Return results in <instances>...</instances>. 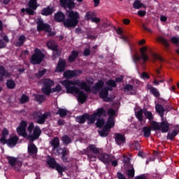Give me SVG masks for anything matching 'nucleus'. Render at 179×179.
<instances>
[{
	"label": "nucleus",
	"instance_id": "f257e3e1",
	"mask_svg": "<svg viewBox=\"0 0 179 179\" xmlns=\"http://www.w3.org/2000/svg\"><path fill=\"white\" fill-rule=\"evenodd\" d=\"M67 18L65 19V14L62 11H58L54 15V20L57 23H63L66 29H75L79 24L80 15L78 11L73 10H66Z\"/></svg>",
	"mask_w": 179,
	"mask_h": 179
},
{
	"label": "nucleus",
	"instance_id": "f03ea898",
	"mask_svg": "<svg viewBox=\"0 0 179 179\" xmlns=\"http://www.w3.org/2000/svg\"><path fill=\"white\" fill-rule=\"evenodd\" d=\"M62 85L64 86L66 90V93L70 94H73V93L77 94V93H79V91L80 90L76 86L80 87L82 90L86 91L87 93H90V92H92V88H90V85H87V83L85 81L80 82V80H76L74 81L64 80L62 82Z\"/></svg>",
	"mask_w": 179,
	"mask_h": 179
},
{
	"label": "nucleus",
	"instance_id": "7ed1b4c3",
	"mask_svg": "<svg viewBox=\"0 0 179 179\" xmlns=\"http://www.w3.org/2000/svg\"><path fill=\"white\" fill-rule=\"evenodd\" d=\"M26 128H27V122L25 120H22L20 123V126L16 129L17 135L28 139V141H30L31 142H34V141H37V139L40 138V136L41 135V129H40V127H35L32 135L27 134Z\"/></svg>",
	"mask_w": 179,
	"mask_h": 179
},
{
	"label": "nucleus",
	"instance_id": "20e7f679",
	"mask_svg": "<svg viewBox=\"0 0 179 179\" xmlns=\"http://www.w3.org/2000/svg\"><path fill=\"white\" fill-rule=\"evenodd\" d=\"M45 58V55L41 52V50L38 48H36L34 53L31 57L30 63L32 65H40L43 62V60Z\"/></svg>",
	"mask_w": 179,
	"mask_h": 179
},
{
	"label": "nucleus",
	"instance_id": "39448f33",
	"mask_svg": "<svg viewBox=\"0 0 179 179\" xmlns=\"http://www.w3.org/2000/svg\"><path fill=\"white\" fill-rule=\"evenodd\" d=\"M148 50V47L143 46L140 49V52L141 53V56H139L138 55H135L133 56V61L135 64H136L138 62L143 59V62H146L149 60V55L146 54V50Z\"/></svg>",
	"mask_w": 179,
	"mask_h": 179
},
{
	"label": "nucleus",
	"instance_id": "423d86ee",
	"mask_svg": "<svg viewBox=\"0 0 179 179\" xmlns=\"http://www.w3.org/2000/svg\"><path fill=\"white\" fill-rule=\"evenodd\" d=\"M19 137L17 136H11L8 140H6L5 136H2L0 138L1 143L2 145H8L9 148H14L15 145H17Z\"/></svg>",
	"mask_w": 179,
	"mask_h": 179
},
{
	"label": "nucleus",
	"instance_id": "0eeeda50",
	"mask_svg": "<svg viewBox=\"0 0 179 179\" xmlns=\"http://www.w3.org/2000/svg\"><path fill=\"white\" fill-rule=\"evenodd\" d=\"M47 164L49 165V167L50 169H55L58 171L59 174H62L64 171H65V168L61 166L59 164L57 163V161H55V159L50 158L47 161Z\"/></svg>",
	"mask_w": 179,
	"mask_h": 179
},
{
	"label": "nucleus",
	"instance_id": "6e6552de",
	"mask_svg": "<svg viewBox=\"0 0 179 179\" xmlns=\"http://www.w3.org/2000/svg\"><path fill=\"white\" fill-rule=\"evenodd\" d=\"M37 31H45V33H50L51 30V26L48 24L44 23V21L41 19H38L36 22Z\"/></svg>",
	"mask_w": 179,
	"mask_h": 179
},
{
	"label": "nucleus",
	"instance_id": "1a4fd4ad",
	"mask_svg": "<svg viewBox=\"0 0 179 179\" xmlns=\"http://www.w3.org/2000/svg\"><path fill=\"white\" fill-rule=\"evenodd\" d=\"M60 6L64 9L73 10L75 9V1L73 0H59Z\"/></svg>",
	"mask_w": 179,
	"mask_h": 179
},
{
	"label": "nucleus",
	"instance_id": "9d476101",
	"mask_svg": "<svg viewBox=\"0 0 179 179\" xmlns=\"http://www.w3.org/2000/svg\"><path fill=\"white\" fill-rule=\"evenodd\" d=\"M90 152H92L94 155H99L100 153V150L97 147H96V145L90 144L87 148L86 151V155H87L88 159H92V157H93V155H92Z\"/></svg>",
	"mask_w": 179,
	"mask_h": 179
},
{
	"label": "nucleus",
	"instance_id": "9b49d317",
	"mask_svg": "<svg viewBox=\"0 0 179 179\" xmlns=\"http://www.w3.org/2000/svg\"><path fill=\"white\" fill-rule=\"evenodd\" d=\"M98 159L101 162H103L104 164L108 166L110 163H111V160L114 159V156L113 155H108L107 153H103L98 157Z\"/></svg>",
	"mask_w": 179,
	"mask_h": 179
},
{
	"label": "nucleus",
	"instance_id": "f8f14e48",
	"mask_svg": "<svg viewBox=\"0 0 179 179\" xmlns=\"http://www.w3.org/2000/svg\"><path fill=\"white\" fill-rule=\"evenodd\" d=\"M80 73H82V71L67 70L64 73V77L66 78V79H72V78H75V76H78Z\"/></svg>",
	"mask_w": 179,
	"mask_h": 179
},
{
	"label": "nucleus",
	"instance_id": "ddd939ff",
	"mask_svg": "<svg viewBox=\"0 0 179 179\" xmlns=\"http://www.w3.org/2000/svg\"><path fill=\"white\" fill-rule=\"evenodd\" d=\"M40 114V115H38ZM36 115L38 117V120L36 121L37 124H39L40 125H43V124H45V120L50 117V113L45 112V113L42 114L41 113H37Z\"/></svg>",
	"mask_w": 179,
	"mask_h": 179
},
{
	"label": "nucleus",
	"instance_id": "4468645a",
	"mask_svg": "<svg viewBox=\"0 0 179 179\" xmlns=\"http://www.w3.org/2000/svg\"><path fill=\"white\" fill-rule=\"evenodd\" d=\"M115 141L119 146L124 145L126 142L125 135L120 133L115 134Z\"/></svg>",
	"mask_w": 179,
	"mask_h": 179
},
{
	"label": "nucleus",
	"instance_id": "2eb2a0df",
	"mask_svg": "<svg viewBox=\"0 0 179 179\" xmlns=\"http://www.w3.org/2000/svg\"><path fill=\"white\" fill-rule=\"evenodd\" d=\"M27 152L29 156H37V153L38 152V148L36 146V144L31 143L28 145Z\"/></svg>",
	"mask_w": 179,
	"mask_h": 179
},
{
	"label": "nucleus",
	"instance_id": "dca6fc26",
	"mask_svg": "<svg viewBox=\"0 0 179 179\" xmlns=\"http://www.w3.org/2000/svg\"><path fill=\"white\" fill-rule=\"evenodd\" d=\"M12 73H9L3 66H0V82H3L4 78H10Z\"/></svg>",
	"mask_w": 179,
	"mask_h": 179
},
{
	"label": "nucleus",
	"instance_id": "f3484780",
	"mask_svg": "<svg viewBox=\"0 0 179 179\" xmlns=\"http://www.w3.org/2000/svg\"><path fill=\"white\" fill-rule=\"evenodd\" d=\"M104 86V81L99 80L96 83L94 84V85L92 87V93L94 94H96L97 92H100V90H103V87Z\"/></svg>",
	"mask_w": 179,
	"mask_h": 179
},
{
	"label": "nucleus",
	"instance_id": "a211bd4d",
	"mask_svg": "<svg viewBox=\"0 0 179 179\" xmlns=\"http://www.w3.org/2000/svg\"><path fill=\"white\" fill-rule=\"evenodd\" d=\"M65 68H66V61L64 59H60L57 66V72H64L65 71Z\"/></svg>",
	"mask_w": 179,
	"mask_h": 179
},
{
	"label": "nucleus",
	"instance_id": "6ab92c4d",
	"mask_svg": "<svg viewBox=\"0 0 179 179\" xmlns=\"http://www.w3.org/2000/svg\"><path fill=\"white\" fill-rule=\"evenodd\" d=\"M178 134H179V127H178V125H176V129H173L171 131V133H168L166 139L173 141L176 138V136H177Z\"/></svg>",
	"mask_w": 179,
	"mask_h": 179
},
{
	"label": "nucleus",
	"instance_id": "aec40b11",
	"mask_svg": "<svg viewBox=\"0 0 179 179\" xmlns=\"http://www.w3.org/2000/svg\"><path fill=\"white\" fill-rule=\"evenodd\" d=\"M155 111L159 114V115L161 117V118L163 120L164 117V112L166 111V109H164V107H163V105L162 104H157L155 106Z\"/></svg>",
	"mask_w": 179,
	"mask_h": 179
},
{
	"label": "nucleus",
	"instance_id": "412c9836",
	"mask_svg": "<svg viewBox=\"0 0 179 179\" xmlns=\"http://www.w3.org/2000/svg\"><path fill=\"white\" fill-rule=\"evenodd\" d=\"M170 129V124L166 120L160 122V131L162 134H166Z\"/></svg>",
	"mask_w": 179,
	"mask_h": 179
},
{
	"label": "nucleus",
	"instance_id": "4be33fe9",
	"mask_svg": "<svg viewBox=\"0 0 179 179\" xmlns=\"http://www.w3.org/2000/svg\"><path fill=\"white\" fill-rule=\"evenodd\" d=\"M77 94H78V101H79V103L81 104H83L87 99V95L85 94L83 91H80V90H79L78 93H77Z\"/></svg>",
	"mask_w": 179,
	"mask_h": 179
},
{
	"label": "nucleus",
	"instance_id": "5701e85b",
	"mask_svg": "<svg viewBox=\"0 0 179 179\" xmlns=\"http://www.w3.org/2000/svg\"><path fill=\"white\" fill-rule=\"evenodd\" d=\"M124 93H127V94L134 96V94H135V90L134 89V85L127 84L124 87Z\"/></svg>",
	"mask_w": 179,
	"mask_h": 179
},
{
	"label": "nucleus",
	"instance_id": "b1692460",
	"mask_svg": "<svg viewBox=\"0 0 179 179\" xmlns=\"http://www.w3.org/2000/svg\"><path fill=\"white\" fill-rule=\"evenodd\" d=\"M34 100L38 103V104H42V103H44L47 99V96L43 94H34Z\"/></svg>",
	"mask_w": 179,
	"mask_h": 179
},
{
	"label": "nucleus",
	"instance_id": "393cba45",
	"mask_svg": "<svg viewBox=\"0 0 179 179\" xmlns=\"http://www.w3.org/2000/svg\"><path fill=\"white\" fill-rule=\"evenodd\" d=\"M106 110H104V108H99L96 110V112L94 113V115L96 118H101V116L106 117Z\"/></svg>",
	"mask_w": 179,
	"mask_h": 179
},
{
	"label": "nucleus",
	"instance_id": "a878e982",
	"mask_svg": "<svg viewBox=\"0 0 179 179\" xmlns=\"http://www.w3.org/2000/svg\"><path fill=\"white\" fill-rule=\"evenodd\" d=\"M78 57H79V52L76 51V50H72L71 51V55L69 57V62H70L71 63L72 62H75V61H76V58H78Z\"/></svg>",
	"mask_w": 179,
	"mask_h": 179
},
{
	"label": "nucleus",
	"instance_id": "bb28decb",
	"mask_svg": "<svg viewBox=\"0 0 179 179\" xmlns=\"http://www.w3.org/2000/svg\"><path fill=\"white\" fill-rule=\"evenodd\" d=\"M87 113H84L82 115H78L76 117V122H78V124H85L87 121Z\"/></svg>",
	"mask_w": 179,
	"mask_h": 179
},
{
	"label": "nucleus",
	"instance_id": "cd10ccee",
	"mask_svg": "<svg viewBox=\"0 0 179 179\" xmlns=\"http://www.w3.org/2000/svg\"><path fill=\"white\" fill-rule=\"evenodd\" d=\"M68 113H69L68 110L59 108L56 114L57 115H59L61 118H65V117H66V115H68Z\"/></svg>",
	"mask_w": 179,
	"mask_h": 179
},
{
	"label": "nucleus",
	"instance_id": "c85d7f7f",
	"mask_svg": "<svg viewBox=\"0 0 179 179\" xmlns=\"http://www.w3.org/2000/svg\"><path fill=\"white\" fill-rule=\"evenodd\" d=\"M129 169L126 171V174L129 179L134 178L135 177V169H134V165H131Z\"/></svg>",
	"mask_w": 179,
	"mask_h": 179
},
{
	"label": "nucleus",
	"instance_id": "c756f323",
	"mask_svg": "<svg viewBox=\"0 0 179 179\" xmlns=\"http://www.w3.org/2000/svg\"><path fill=\"white\" fill-rule=\"evenodd\" d=\"M144 116L146 120L149 121H153L155 120V116L153 115V113L146 109H144Z\"/></svg>",
	"mask_w": 179,
	"mask_h": 179
},
{
	"label": "nucleus",
	"instance_id": "7c9ffc66",
	"mask_svg": "<svg viewBox=\"0 0 179 179\" xmlns=\"http://www.w3.org/2000/svg\"><path fill=\"white\" fill-rule=\"evenodd\" d=\"M6 85L7 89H10V90H13L16 87V83L12 79L7 80Z\"/></svg>",
	"mask_w": 179,
	"mask_h": 179
},
{
	"label": "nucleus",
	"instance_id": "2f4dec72",
	"mask_svg": "<svg viewBox=\"0 0 179 179\" xmlns=\"http://www.w3.org/2000/svg\"><path fill=\"white\" fill-rule=\"evenodd\" d=\"M6 159L8 162V164H10L11 167H15V166L16 165V163H17V158L15 157L8 156L6 157Z\"/></svg>",
	"mask_w": 179,
	"mask_h": 179
},
{
	"label": "nucleus",
	"instance_id": "473e14b6",
	"mask_svg": "<svg viewBox=\"0 0 179 179\" xmlns=\"http://www.w3.org/2000/svg\"><path fill=\"white\" fill-rule=\"evenodd\" d=\"M26 41V36L24 35H21L18 38V41L15 43V47H22Z\"/></svg>",
	"mask_w": 179,
	"mask_h": 179
},
{
	"label": "nucleus",
	"instance_id": "72a5a7b5",
	"mask_svg": "<svg viewBox=\"0 0 179 179\" xmlns=\"http://www.w3.org/2000/svg\"><path fill=\"white\" fill-rule=\"evenodd\" d=\"M54 10L50 7H47V8H44L42 10H41V15H43V16H50V15H51L52 13H53Z\"/></svg>",
	"mask_w": 179,
	"mask_h": 179
},
{
	"label": "nucleus",
	"instance_id": "f704fd0d",
	"mask_svg": "<svg viewBox=\"0 0 179 179\" xmlns=\"http://www.w3.org/2000/svg\"><path fill=\"white\" fill-rule=\"evenodd\" d=\"M96 120H97V117H96L94 113L92 115L87 113V121L88 124H94Z\"/></svg>",
	"mask_w": 179,
	"mask_h": 179
},
{
	"label": "nucleus",
	"instance_id": "c9c22d12",
	"mask_svg": "<svg viewBox=\"0 0 179 179\" xmlns=\"http://www.w3.org/2000/svg\"><path fill=\"white\" fill-rule=\"evenodd\" d=\"M133 8L134 9H141V8H146V6L141 3L139 0H136L133 3Z\"/></svg>",
	"mask_w": 179,
	"mask_h": 179
},
{
	"label": "nucleus",
	"instance_id": "e433bc0d",
	"mask_svg": "<svg viewBox=\"0 0 179 179\" xmlns=\"http://www.w3.org/2000/svg\"><path fill=\"white\" fill-rule=\"evenodd\" d=\"M145 113V110L143 109H140L138 111H137V113H136V117L137 118V120H138V121L140 122H142L143 121V114Z\"/></svg>",
	"mask_w": 179,
	"mask_h": 179
},
{
	"label": "nucleus",
	"instance_id": "4c0bfd02",
	"mask_svg": "<svg viewBox=\"0 0 179 179\" xmlns=\"http://www.w3.org/2000/svg\"><path fill=\"white\" fill-rule=\"evenodd\" d=\"M47 47L49 50H55L58 47V45L55 44V42L53 41H49L47 42Z\"/></svg>",
	"mask_w": 179,
	"mask_h": 179
},
{
	"label": "nucleus",
	"instance_id": "58836bf2",
	"mask_svg": "<svg viewBox=\"0 0 179 179\" xmlns=\"http://www.w3.org/2000/svg\"><path fill=\"white\" fill-rule=\"evenodd\" d=\"M143 131L145 138H149V136H150V134H152V129L148 127H144L143 128Z\"/></svg>",
	"mask_w": 179,
	"mask_h": 179
},
{
	"label": "nucleus",
	"instance_id": "ea45409f",
	"mask_svg": "<svg viewBox=\"0 0 179 179\" xmlns=\"http://www.w3.org/2000/svg\"><path fill=\"white\" fill-rule=\"evenodd\" d=\"M51 145L54 149H58L59 148V138L55 137L51 142Z\"/></svg>",
	"mask_w": 179,
	"mask_h": 179
},
{
	"label": "nucleus",
	"instance_id": "a19ab883",
	"mask_svg": "<svg viewBox=\"0 0 179 179\" xmlns=\"http://www.w3.org/2000/svg\"><path fill=\"white\" fill-rule=\"evenodd\" d=\"M110 26V22H103L102 25L99 27V29L101 31L106 33V31H108V30H110V29H108Z\"/></svg>",
	"mask_w": 179,
	"mask_h": 179
},
{
	"label": "nucleus",
	"instance_id": "79ce46f5",
	"mask_svg": "<svg viewBox=\"0 0 179 179\" xmlns=\"http://www.w3.org/2000/svg\"><path fill=\"white\" fill-rule=\"evenodd\" d=\"M99 97L101 99H107V97H108V92L105 87L101 90L99 92Z\"/></svg>",
	"mask_w": 179,
	"mask_h": 179
},
{
	"label": "nucleus",
	"instance_id": "37998d69",
	"mask_svg": "<svg viewBox=\"0 0 179 179\" xmlns=\"http://www.w3.org/2000/svg\"><path fill=\"white\" fill-rule=\"evenodd\" d=\"M149 90L155 97H160V92H159V90L156 87H150Z\"/></svg>",
	"mask_w": 179,
	"mask_h": 179
},
{
	"label": "nucleus",
	"instance_id": "c03bdc74",
	"mask_svg": "<svg viewBox=\"0 0 179 179\" xmlns=\"http://www.w3.org/2000/svg\"><path fill=\"white\" fill-rule=\"evenodd\" d=\"M62 141L64 145H69L72 142V140L70 138L69 136L65 134L62 137Z\"/></svg>",
	"mask_w": 179,
	"mask_h": 179
},
{
	"label": "nucleus",
	"instance_id": "a18cd8bd",
	"mask_svg": "<svg viewBox=\"0 0 179 179\" xmlns=\"http://www.w3.org/2000/svg\"><path fill=\"white\" fill-rule=\"evenodd\" d=\"M151 127L152 129L154 131H160V123L156 122V121H152L151 122Z\"/></svg>",
	"mask_w": 179,
	"mask_h": 179
},
{
	"label": "nucleus",
	"instance_id": "49530a36",
	"mask_svg": "<svg viewBox=\"0 0 179 179\" xmlns=\"http://www.w3.org/2000/svg\"><path fill=\"white\" fill-rule=\"evenodd\" d=\"M41 92L45 94V96H50L52 93V89L48 87H43L41 88Z\"/></svg>",
	"mask_w": 179,
	"mask_h": 179
},
{
	"label": "nucleus",
	"instance_id": "de8ad7c7",
	"mask_svg": "<svg viewBox=\"0 0 179 179\" xmlns=\"http://www.w3.org/2000/svg\"><path fill=\"white\" fill-rule=\"evenodd\" d=\"M28 6L31 8V9L36 10V9H37V0H29Z\"/></svg>",
	"mask_w": 179,
	"mask_h": 179
},
{
	"label": "nucleus",
	"instance_id": "09e8293b",
	"mask_svg": "<svg viewBox=\"0 0 179 179\" xmlns=\"http://www.w3.org/2000/svg\"><path fill=\"white\" fill-rule=\"evenodd\" d=\"M28 6L31 8V9L36 10V9H37V0H29Z\"/></svg>",
	"mask_w": 179,
	"mask_h": 179
},
{
	"label": "nucleus",
	"instance_id": "8fccbe9b",
	"mask_svg": "<svg viewBox=\"0 0 179 179\" xmlns=\"http://www.w3.org/2000/svg\"><path fill=\"white\" fill-rule=\"evenodd\" d=\"M30 100V98H29V96L23 94L21 96V98L20 99V103L21 104H24V103H27L29 102Z\"/></svg>",
	"mask_w": 179,
	"mask_h": 179
},
{
	"label": "nucleus",
	"instance_id": "3c124183",
	"mask_svg": "<svg viewBox=\"0 0 179 179\" xmlns=\"http://www.w3.org/2000/svg\"><path fill=\"white\" fill-rule=\"evenodd\" d=\"M34 129H36V127H34V122L29 123L27 127V131L29 132L28 135H33V132H34Z\"/></svg>",
	"mask_w": 179,
	"mask_h": 179
},
{
	"label": "nucleus",
	"instance_id": "603ef678",
	"mask_svg": "<svg viewBox=\"0 0 179 179\" xmlns=\"http://www.w3.org/2000/svg\"><path fill=\"white\" fill-rule=\"evenodd\" d=\"M106 124L109 128H113L115 125L114 122V117H108L106 122Z\"/></svg>",
	"mask_w": 179,
	"mask_h": 179
},
{
	"label": "nucleus",
	"instance_id": "864d4df0",
	"mask_svg": "<svg viewBox=\"0 0 179 179\" xmlns=\"http://www.w3.org/2000/svg\"><path fill=\"white\" fill-rule=\"evenodd\" d=\"M47 73V69H43L41 71H39L37 73L35 74V76L38 78V79H41L44 75Z\"/></svg>",
	"mask_w": 179,
	"mask_h": 179
},
{
	"label": "nucleus",
	"instance_id": "5fc2aeb1",
	"mask_svg": "<svg viewBox=\"0 0 179 179\" xmlns=\"http://www.w3.org/2000/svg\"><path fill=\"white\" fill-rule=\"evenodd\" d=\"M43 85L45 87H49L51 88L52 86L54 85V81L50 80V79H46Z\"/></svg>",
	"mask_w": 179,
	"mask_h": 179
},
{
	"label": "nucleus",
	"instance_id": "6e6d98bb",
	"mask_svg": "<svg viewBox=\"0 0 179 179\" xmlns=\"http://www.w3.org/2000/svg\"><path fill=\"white\" fill-rule=\"evenodd\" d=\"M158 40L162 43V44H163V45H164V47H166V48L169 47L170 45L169 44L167 39L164 38V37L160 36Z\"/></svg>",
	"mask_w": 179,
	"mask_h": 179
},
{
	"label": "nucleus",
	"instance_id": "4d7b16f0",
	"mask_svg": "<svg viewBox=\"0 0 179 179\" xmlns=\"http://www.w3.org/2000/svg\"><path fill=\"white\" fill-rule=\"evenodd\" d=\"M123 163L124 166H128V167L132 166V164H131V159L125 155H123Z\"/></svg>",
	"mask_w": 179,
	"mask_h": 179
},
{
	"label": "nucleus",
	"instance_id": "13d9d810",
	"mask_svg": "<svg viewBox=\"0 0 179 179\" xmlns=\"http://www.w3.org/2000/svg\"><path fill=\"white\" fill-rule=\"evenodd\" d=\"M94 13L92 11H88L86 13L85 15V20H92V19L94 17Z\"/></svg>",
	"mask_w": 179,
	"mask_h": 179
},
{
	"label": "nucleus",
	"instance_id": "bf43d9fd",
	"mask_svg": "<svg viewBox=\"0 0 179 179\" xmlns=\"http://www.w3.org/2000/svg\"><path fill=\"white\" fill-rule=\"evenodd\" d=\"M104 124H106V120H104L103 118H101V119L99 118L96 121V125L97 128H102Z\"/></svg>",
	"mask_w": 179,
	"mask_h": 179
},
{
	"label": "nucleus",
	"instance_id": "052dcab7",
	"mask_svg": "<svg viewBox=\"0 0 179 179\" xmlns=\"http://www.w3.org/2000/svg\"><path fill=\"white\" fill-rule=\"evenodd\" d=\"M108 115H109V117L110 118H114L117 114V110L113 109V108H109L108 109Z\"/></svg>",
	"mask_w": 179,
	"mask_h": 179
},
{
	"label": "nucleus",
	"instance_id": "680f3d73",
	"mask_svg": "<svg viewBox=\"0 0 179 179\" xmlns=\"http://www.w3.org/2000/svg\"><path fill=\"white\" fill-rule=\"evenodd\" d=\"M106 85L107 86H109L110 87H117V83H115V80H108L107 82H106Z\"/></svg>",
	"mask_w": 179,
	"mask_h": 179
},
{
	"label": "nucleus",
	"instance_id": "e2e57ef3",
	"mask_svg": "<svg viewBox=\"0 0 179 179\" xmlns=\"http://www.w3.org/2000/svg\"><path fill=\"white\" fill-rule=\"evenodd\" d=\"M62 90V87H61V85L59 84H58L55 87L52 89V93H59V92Z\"/></svg>",
	"mask_w": 179,
	"mask_h": 179
},
{
	"label": "nucleus",
	"instance_id": "0e129e2a",
	"mask_svg": "<svg viewBox=\"0 0 179 179\" xmlns=\"http://www.w3.org/2000/svg\"><path fill=\"white\" fill-rule=\"evenodd\" d=\"M99 134L100 135V136H102L103 138H106V136H108V132L103 129L101 131H99Z\"/></svg>",
	"mask_w": 179,
	"mask_h": 179
},
{
	"label": "nucleus",
	"instance_id": "69168bd1",
	"mask_svg": "<svg viewBox=\"0 0 179 179\" xmlns=\"http://www.w3.org/2000/svg\"><path fill=\"white\" fill-rule=\"evenodd\" d=\"M152 57L155 61H160V62H163V57L157 55V54H153Z\"/></svg>",
	"mask_w": 179,
	"mask_h": 179
},
{
	"label": "nucleus",
	"instance_id": "338daca9",
	"mask_svg": "<svg viewBox=\"0 0 179 179\" xmlns=\"http://www.w3.org/2000/svg\"><path fill=\"white\" fill-rule=\"evenodd\" d=\"M53 56L55 58H58V57L61 56V52L58 50V47L57 48V50H53Z\"/></svg>",
	"mask_w": 179,
	"mask_h": 179
},
{
	"label": "nucleus",
	"instance_id": "774afa93",
	"mask_svg": "<svg viewBox=\"0 0 179 179\" xmlns=\"http://www.w3.org/2000/svg\"><path fill=\"white\" fill-rule=\"evenodd\" d=\"M117 177L118 179H127V178H125V176H124V174H122L121 172L117 173Z\"/></svg>",
	"mask_w": 179,
	"mask_h": 179
}]
</instances>
